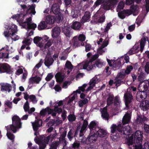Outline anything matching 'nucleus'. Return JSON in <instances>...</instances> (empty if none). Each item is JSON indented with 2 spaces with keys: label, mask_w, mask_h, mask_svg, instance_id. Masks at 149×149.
Segmentation results:
<instances>
[{
  "label": "nucleus",
  "mask_w": 149,
  "mask_h": 149,
  "mask_svg": "<svg viewBox=\"0 0 149 149\" xmlns=\"http://www.w3.org/2000/svg\"><path fill=\"white\" fill-rule=\"evenodd\" d=\"M99 78L100 75H96L91 80L88 84L89 86L86 90H85V89L84 91H85L84 93L86 94H85L83 93H80V96L81 98H84L86 96H87L86 93L88 92H89V93H90L91 92L90 91L95 86V84L97 83L100 81Z\"/></svg>",
  "instance_id": "0eeeda50"
},
{
  "label": "nucleus",
  "mask_w": 149,
  "mask_h": 149,
  "mask_svg": "<svg viewBox=\"0 0 149 149\" xmlns=\"http://www.w3.org/2000/svg\"><path fill=\"white\" fill-rule=\"evenodd\" d=\"M42 121L41 120H39L38 121H35L34 123H32L33 128L34 131H36L38 127L42 125Z\"/></svg>",
  "instance_id": "72a5a7b5"
},
{
  "label": "nucleus",
  "mask_w": 149,
  "mask_h": 149,
  "mask_svg": "<svg viewBox=\"0 0 149 149\" xmlns=\"http://www.w3.org/2000/svg\"><path fill=\"white\" fill-rule=\"evenodd\" d=\"M5 28L6 29L4 32V35L6 37L12 36H13L14 34L17 31V26L13 23L8 24H6Z\"/></svg>",
  "instance_id": "6e6552de"
},
{
  "label": "nucleus",
  "mask_w": 149,
  "mask_h": 149,
  "mask_svg": "<svg viewBox=\"0 0 149 149\" xmlns=\"http://www.w3.org/2000/svg\"><path fill=\"white\" fill-rule=\"evenodd\" d=\"M77 38H78L77 36H75L73 38L71 41V43L72 45L75 47L80 46H84V43L83 42L80 43Z\"/></svg>",
  "instance_id": "bb28decb"
},
{
  "label": "nucleus",
  "mask_w": 149,
  "mask_h": 149,
  "mask_svg": "<svg viewBox=\"0 0 149 149\" xmlns=\"http://www.w3.org/2000/svg\"><path fill=\"white\" fill-rule=\"evenodd\" d=\"M29 99L33 104H36L38 101V100L37 99L36 96L33 95H30Z\"/></svg>",
  "instance_id": "8fccbe9b"
},
{
  "label": "nucleus",
  "mask_w": 149,
  "mask_h": 149,
  "mask_svg": "<svg viewBox=\"0 0 149 149\" xmlns=\"http://www.w3.org/2000/svg\"><path fill=\"white\" fill-rule=\"evenodd\" d=\"M60 5L58 3H55L50 7L49 13L51 14H54L56 16H61L63 18V14L60 8Z\"/></svg>",
  "instance_id": "9b49d317"
},
{
  "label": "nucleus",
  "mask_w": 149,
  "mask_h": 149,
  "mask_svg": "<svg viewBox=\"0 0 149 149\" xmlns=\"http://www.w3.org/2000/svg\"><path fill=\"white\" fill-rule=\"evenodd\" d=\"M90 17V13L88 11L85 12L84 16L82 17L81 22L83 23L89 21V19Z\"/></svg>",
  "instance_id": "4c0bfd02"
},
{
  "label": "nucleus",
  "mask_w": 149,
  "mask_h": 149,
  "mask_svg": "<svg viewBox=\"0 0 149 149\" xmlns=\"http://www.w3.org/2000/svg\"><path fill=\"white\" fill-rule=\"evenodd\" d=\"M98 57L97 54H95L93 55L92 59L88 61L85 62L86 69L88 71H90L93 69L95 68V64L93 63V61L96 59Z\"/></svg>",
  "instance_id": "dca6fc26"
},
{
  "label": "nucleus",
  "mask_w": 149,
  "mask_h": 149,
  "mask_svg": "<svg viewBox=\"0 0 149 149\" xmlns=\"http://www.w3.org/2000/svg\"><path fill=\"white\" fill-rule=\"evenodd\" d=\"M147 37H143L141 40L140 45V48L139 49L138 43L136 44L129 51V53L131 54H133L138 52L140 50L142 52L144 49V47L146 42L148 40Z\"/></svg>",
  "instance_id": "1a4fd4ad"
},
{
  "label": "nucleus",
  "mask_w": 149,
  "mask_h": 149,
  "mask_svg": "<svg viewBox=\"0 0 149 149\" xmlns=\"http://www.w3.org/2000/svg\"><path fill=\"white\" fill-rule=\"evenodd\" d=\"M44 20L48 24H52L55 22L59 23L62 21L63 19L61 16L58 17L52 15H49L44 18Z\"/></svg>",
  "instance_id": "f8f14e48"
},
{
  "label": "nucleus",
  "mask_w": 149,
  "mask_h": 149,
  "mask_svg": "<svg viewBox=\"0 0 149 149\" xmlns=\"http://www.w3.org/2000/svg\"><path fill=\"white\" fill-rule=\"evenodd\" d=\"M114 96L112 94H109L107 99V105H110L112 103L113 100Z\"/></svg>",
  "instance_id": "a18cd8bd"
},
{
  "label": "nucleus",
  "mask_w": 149,
  "mask_h": 149,
  "mask_svg": "<svg viewBox=\"0 0 149 149\" xmlns=\"http://www.w3.org/2000/svg\"><path fill=\"white\" fill-rule=\"evenodd\" d=\"M81 24L80 23L75 22L72 23L71 26V28L75 30H79L81 27Z\"/></svg>",
  "instance_id": "ea45409f"
},
{
  "label": "nucleus",
  "mask_w": 149,
  "mask_h": 149,
  "mask_svg": "<svg viewBox=\"0 0 149 149\" xmlns=\"http://www.w3.org/2000/svg\"><path fill=\"white\" fill-rule=\"evenodd\" d=\"M146 91H139L138 92L136 96L137 100L139 101H140L142 100L145 99L147 97V95H149V94Z\"/></svg>",
  "instance_id": "412c9836"
},
{
  "label": "nucleus",
  "mask_w": 149,
  "mask_h": 149,
  "mask_svg": "<svg viewBox=\"0 0 149 149\" xmlns=\"http://www.w3.org/2000/svg\"><path fill=\"white\" fill-rule=\"evenodd\" d=\"M143 19V17L141 16H139L136 20V22L138 26H139L140 23L142 22Z\"/></svg>",
  "instance_id": "4d7b16f0"
},
{
  "label": "nucleus",
  "mask_w": 149,
  "mask_h": 149,
  "mask_svg": "<svg viewBox=\"0 0 149 149\" xmlns=\"http://www.w3.org/2000/svg\"><path fill=\"white\" fill-rule=\"evenodd\" d=\"M70 29L66 27H65L63 29V32L66 36L69 37L70 35Z\"/></svg>",
  "instance_id": "49530a36"
},
{
  "label": "nucleus",
  "mask_w": 149,
  "mask_h": 149,
  "mask_svg": "<svg viewBox=\"0 0 149 149\" xmlns=\"http://www.w3.org/2000/svg\"><path fill=\"white\" fill-rule=\"evenodd\" d=\"M94 64L95 67H96L98 68H100L105 66V62L102 60L98 59L96 61Z\"/></svg>",
  "instance_id": "7c9ffc66"
},
{
  "label": "nucleus",
  "mask_w": 149,
  "mask_h": 149,
  "mask_svg": "<svg viewBox=\"0 0 149 149\" xmlns=\"http://www.w3.org/2000/svg\"><path fill=\"white\" fill-rule=\"evenodd\" d=\"M12 125L7 126L6 135L8 139L13 140L15 137L13 134L10 132V131L12 130L14 133L18 129L21 127L20 119L17 116H14L12 118Z\"/></svg>",
  "instance_id": "20e7f679"
},
{
  "label": "nucleus",
  "mask_w": 149,
  "mask_h": 149,
  "mask_svg": "<svg viewBox=\"0 0 149 149\" xmlns=\"http://www.w3.org/2000/svg\"><path fill=\"white\" fill-rule=\"evenodd\" d=\"M21 6L22 8L21 11L22 12L25 10L26 12L14 15L12 18L16 20L23 28L26 29L34 30L37 25L31 22V17L32 15H34L36 13L35 5L33 4L28 6L21 5Z\"/></svg>",
  "instance_id": "f257e3e1"
},
{
  "label": "nucleus",
  "mask_w": 149,
  "mask_h": 149,
  "mask_svg": "<svg viewBox=\"0 0 149 149\" xmlns=\"http://www.w3.org/2000/svg\"><path fill=\"white\" fill-rule=\"evenodd\" d=\"M132 69L133 67L131 65L128 66L126 68V70L125 71V74H129Z\"/></svg>",
  "instance_id": "052dcab7"
},
{
  "label": "nucleus",
  "mask_w": 149,
  "mask_h": 149,
  "mask_svg": "<svg viewBox=\"0 0 149 149\" xmlns=\"http://www.w3.org/2000/svg\"><path fill=\"white\" fill-rule=\"evenodd\" d=\"M145 70L147 74L149 73V63L147 62L145 66Z\"/></svg>",
  "instance_id": "774afa93"
},
{
  "label": "nucleus",
  "mask_w": 149,
  "mask_h": 149,
  "mask_svg": "<svg viewBox=\"0 0 149 149\" xmlns=\"http://www.w3.org/2000/svg\"><path fill=\"white\" fill-rule=\"evenodd\" d=\"M1 91L2 92H8L9 93L12 90V87L11 85L7 83H2L0 84Z\"/></svg>",
  "instance_id": "aec40b11"
},
{
  "label": "nucleus",
  "mask_w": 149,
  "mask_h": 149,
  "mask_svg": "<svg viewBox=\"0 0 149 149\" xmlns=\"http://www.w3.org/2000/svg\"><path fill=\"white\" fill-rule=\"evenodd\" d=\"M129 90V89H128L127 92L124 95V100L127 109H128L131 107L133 99V96L130 92L128 91Z\"/></svg>",
  "instance_id": "ddd939ff"
},
{
  "label": "nucleus",
  "mask_w": 149,
  "mask_h": 149,
  "mask_svg": "<svg viewBox=\"0 0 149 149\" xmlns=\"http://www.w3.org/2000/svg\"><path fill=\"white\" fill-rule=\"evenodd\" d=\"M125 75V74L123 72H121L118 74L116 78H117V79H118L122 80L124 78Z\"/></svg>",
  "instance_id": "5fc2aeb1"
},
{
  "label": "nucleus",
  "mask_w": 149,
  "mask_h": 149,
  "mask_svg": "<svg viewBox=\"0 0 149 149\" xmlns=\"http://www.w3.org/2000/svg\"><path fill=\"white\" fill-rule=\"evenodd\" d=\"M68 118L69 121H72L75 120L76 117L74 115L70 114L68 116Z\"/></svg>",
  "instance_id": "680f3d73"
},
{
  "label": "nucleus",
  "mask_w": 149,
  "mask_h": 149,
  "mask_svg": "<svg viewBox=\"0 0 149 149\" xmlns=\"http://www.w3.org/2000/svg\"><path fill=\"white\" fill-rule=\"evenodd\" d=\"M85 65V62H82L78 65L77 68L79 70L86 69Z\"/></svg>",
  "instance_id": "603ef678"
},
{
  "label": "nucleus",
  "mask_w": 149,
  "mask_h": 149,
  "mask_svg": "<svg viewBox=\"0 0 149 149\" xmlns=\"http://www.w3.org/2000/svg\"><path fill=\"white\" fill-rule=\"evenodd\" d=\"M138 79L139 81H141L142 80L144 77V74L142 72V70L140 68H139L138 70Z\"/></svg>",
  "instance_id": "de8ad7c7"
},
{
  "label": "nucleus",
  "mask_w": 149,
  "mask_h": 149,
  "mask_svg": "<svg viewBox=\"0 0 149 149\" xmlns=\"http://www.w3.org/2000/svg\"><path fill=\"white\" fill-rule=\"evenodd\" d=\"M50 136H47L46 137H42V139L44 140V142H42L38 139V138L36 137L34 140L36 143L39 145V149H44L46 147V144L48 143L49 141Z\"/></svg>",
  "instance_id": "2eb2a0df"
},
{
  "label": "nucleus",
  "mask_w": 149,
  "mask_h": 149,
  "mask_svg": "<svg viewBox=\"0 0 149 149\" xmlns=\"http://www.w3.org/2000/svg\"><path fill=\"white\" fill-rule=\"evenodd\" d=\"M32 41V39L31 38L27 37L26 38L22 41V42L26 45H30Z\"/></svg>",
  "instance_id": "09e8293b"
},
{
  "label": "nucleus",
  "mask_w": 149,
  "mask_h": 149,
  "mask_svg": "<svg viewBox=\"0 0 149 149\" xmlns=\"http://www.w3.org/2000/svg\"><path fill=\"white\" fill-rule=\"evenodd\" d=\"M108 44V41L107 40H104L102 44V45L101 46L99 47L97 50V54L100 55L102 54L103 53H104L105 51L106 50V48H104V47H106Z\"/></svg>",
  "instance_id": "4be33fe9"
},
{
  "label": "nucleus",
  "mask_w": 149,
  "mask_h": 149,
  "mask_svg": "<svg viewBox=\"0 0 149 149\" xmlns=\"http://www.w3.org/2000/svg\"><path fill=\"white\" fill-rule=\"evenodd\" d=\"M101 16L99 18L97 19V21L98 23H102L103 22L105 19V17L103 14H101Z\"/></svg>",
  "instance_id": "3c124183"
},
{
  "label": "nucleus",
  "mask_w": 149,
  "mask_h": 149,
  "mask_svg": "<svg viewBox=\"0 0 149 149\" xmlns=\"http://www.w3.org/2000/svg\"><path fill=\"white\" fill-rule=\"evenodd\" d=\"M52 111V109L47 107L45 109H42L40 112V115L43 116H45L47 112L48 114H50Z\"/></svg>",
  "instance_id": "f704fd0d"
},
{
  "label": "nucleus",
  "mask_w": 149,
  "mask_h": 149,
  "mask_svg": "<svg viewBox=\"0 0 149 149\" xmlns=\"http://www.w3.org/2000/svg\"><path fill=\"white\" fill-rule=\"evenodd\" d=\"M88 126L90 130V132L92 133L96 132L99 128L97 122L95 121L91 122Z\"/></svg>",
  "instance_id": "6ab92c4d"
},
{
  "label": "nucleus",
  "mask_w": 149,
  "mask_h": 149,
  "mask_svg": "<svg viewBox=\"0 0 149 149\" xmlns=\"http://www.w3.org/2000/svg\"><path fill=\"white\" fill-rule=\"evenodd\" d=\"M55 77L56 79V81L58 82H61L63 80L64 76L63 74L60 72L57 73L55 75Z\"/></svg>",
  "instance_id": "58836bf2"
},
{
  "label": "nucleus",
  "mask_w": 149,
  "mask_h": 149,
  "mask_svg": "<svg viewBox=\"0 0 149 149\" xmlns=\"http://www.w3.org/2000/svg\"><path fill=\"white\" fill-rule=\"evenodd\" d=\"M47 24L43 18L38 26V29L41 30L45 29L47 27Z\"/></svg>",
  "instance_id": "e433bc0d"
},
{
  "label": "nucleus",
  "mask_w": 149,
  "mask_h": 149,
  "mask_svg": "<svg viewBox=\"0 0 149 149\" xmlns=\"http://www.w3.org/2000/svg\"><path fill=\"white\" fill-rule=\"evenodd\" d=\"M118 1V0H106L104 4L103 8L105 10H109L116 5Z\"/></svg>",
  "instance_id": "4468645a"
},
{
  "label": "nucleus",
  "mask_w": 149,
  "mask_h": 149,
  "mask_svg": "<svg viewBox=\"0 0 149 149\" xmlns=\"http://www.w3.org/2000/svg\"><path fill=\"white\" fill-rule=\"evenodd\" d=\"M95 133L97 136L101 137L105 136L107 134V132L105 130L103 129L99 128L98 129L97 131H96Z\"/></svg>",
  "instance_id": "2f4dec72"
},
{
  "label": "nucleus",
  "mask_w": 149,
  "mask_h": 149,
  "mask_svg": "<svg viewBox=\"0 0 149 149\" xmlns=\"http://www.w3.org/2000/svg\"><path fill=\"white\" fill-rule=\"evenodd\" d=\"M54 60L52 58L47 54L45 59L44 64L47 67H49L53 63Z\"/></svg>",
  "instance_id": "c85d7f7f"
},
{
  "label": "nucleus",
  "mask_w": 149,
  "mask_h": 149,
  "mask_svg": "<svg viewBox=\"0 0 149 149\" xmlns=\"http://www.w3.org/2000/svg\"><path fill=\"white\" fill-rule=\"evenodd\" d=\"M86 86L87 84H84L82 86L79 87L77 90L74 91L69 96L66 98L65 99L63 100V102H64L65 101H67V105H72V103L73 100L77 97V93H80L81 92H84Z\"/></svg>",
  "instance_id": "423d86ee"
},
{
  "label": "nucleus",
  "mask_w": 149,
  "mask_h": 149,
  "mask_svg": "<svg viewBox=\"0 0 149 149\" xmlns=\"http://www.w3.org/2000/svg\"><path fill=\"white\" fill-rule=\"evenodd\" d=\"M10 71V67L8 64H2L1 65L0 67V73H1L5 72L9 73Z\"/></svg>",
  "instance_id": "393cba45"
},
{
  "label": "nucleus",
  "mask_w": 149,
  "mask_h": 149,
  "mask_svg": "<svg viewBox=\"0 0 149 149\" xmlns=\"http://www.w3.org/2000/svg\"><path fill=\"white\" fill-rule=\"evenodd\" d=\"M130 8L134 15H136L138 14L139 12V8L137 5L131 6Z\"/></svg>",
  "instance_id": "c9c22d12"
},
{
  "label": "nucleus",
  "mask_w": 149,
  "mask_h": 149,
  "mask_svg": "<svg viewBox=\"0 0 149 149\" xmlns=\"http://www.w3.org/2000/svg\"><path fill=\"white\" fill-rule=\"evenodd\" d=\"M88 102V100L86 98H85L83 100H80L78 102V105L79 107H81L83 106Z\"/></svg>",
  "instance_id": "c03bdc74"
},
{
  "label": "nucleus",
  "mask_w": 149,
  "mask_h": 149,
  "mask_svg": "<svg viewBox=\"0 0 149 149\" xmlns=\"http://www.w3.org/2000/svg\"><path fill=\"white\" fill-rule=\"evenodd\" d=\"M104 0H97L95 3L94 6L95 7L101 4Z\"/></svg>",
  "instance_id": "0e129e2a"
},
{
  "label": "nucleus",
  "mask_w": 149,
  "mask_h": 149,
  "mask_svg": "<svg viewBox=\"0 0 149 149\" xmlns=\"http://www.w3.org/2000/svg\"><path fill=\"white\" fill-rule=\"evenodd\" d=\"M143 132L142 131L137 130L130 137L128 140L127 144L129 145L133 143H137L135 145V149H149V141L145 143L143 147H142L141 143L143 138Z\"/></svg>",
  "instance_id": "7ed1b4c3"
},
{
  "label": "nucleus",
  "mask_w": 149,
  "mask_h": 149,
  "mask_svg": "<svg viewBox=\"0 0 149 149\" xmlns=\"http://www.w3.org/2000/svg\"><path fill=\"white\" fill-rule=\"evenodd\" d=\"M107 60L109 66H112L113 69L114 68L116 69L118 68L121 64V63L119 60H118L117 61H114L113 60H110L108 58H107Z\"/></svg>",
  "instance_id": "5701e85b"
},
{
  "label": "nucleus",
  "mask_w": 149,
  "mask_h": 149,
  "mask_svg": "<svg viewBox=\"0 0 149 149\" xmlns=\"http://www.w3.org/2000/svg\"><path fill=\"white\" fill-rule=\"evenodd\" d=\"M140 107L141 109L144 111L148 110L149 109V101L145 100L141 102L140 104Z\"/></svg>",
  "instance_id": "cd10ccee"
},
{
  "label": "nucleus",
  "mask_w": 149,
  "mask_h": 149,
  "mask_svg": "<svg viewBox=\"0 0 149 149\" xmlns=\"http://www.w3.org/2000/svg\"><path fill=\"white\" fill-rule=\"evenodd\" d=\"M42 40V38L39 36H36L34 38L33 41L37 46L39 47L41 49L43 50L44 49V45L42 41H40Z\"/></svg>",
  "instance_id": "a878e982"
},
{
  "label": "nucleus",
  "mask_w": 149,
  "mask_h": 149,
  "mask_svg": "<svg viewBox=\"0 0 149 149\" xmlns=\"http://www.w3.org/2000/svg\"><path fill=\"white\" fill-rule=\"evenodd\" d=\"M123 12L125 14V15L128 16L132 14L131 10H123Z\"/></svg>",
  "instance_id": "338daca9"
},
{
  "label": "nucleus",
  "mask_w": 149,
  "mask_h": 149,
  "mask_svg": "<svg viewBox=\"0 0 149 149\" xmlns=\"http://www.w3.org/2000/svg\"><path fill=\"white\" fill-rule=\"evenodd\" d=\"M149 86L148 81L145 80L140 82L138 87V89L139 91H147Z\"/></svg>",
  "instance_id": "f3484780"
},
{
  "label": "nucleus",
  "mask_w": 149,
  "mask_h": 149,
  "mask_svg": "<svg viewBox=\"0 0 149 149\" xmlns=\"http://www.w3.org/2000/svg\"><path fill=\"white\" fill-rule=\"evenodd\" d=\"M102 116V118L106 120H108L109 115L107 112V108L104 107L101 111Z\"/></svg>",
  "instance_id": "a19ab883"
},
{
  "label": "nucleus",
  "mask_w": 149,
  "mask_h": 149,
  "mask_svg": "<svg viewBox=\"0 0 149 149\" xmlns=\"http://www.w3.org/2000/svg\"><path fill=\"white\" fill-rule=\"evenodd\" d=\"M9 47L6 45L0 50V58L4 59H8L9 58V53H12L14 52V50L12 47H11V50H9Z\"/></svg>",
  "instance_id": "9d476101"
},
{
  "label": "nucleus",
  "mask_w": 149,
  "mask_h": 149,
  "mask_svg": "<svg viewBox=\"0 0 149 149\" xmlns=\"http://www.w3.org/2000/svg\"><path fill=\"white\" fill-rule=\"evenodd\" d=\"M42 38V41L44 45V49L48 48L52 45V41L49 39V38L47 36L44 35Z\"/></svg>",
  "instance_id": "a211bd4d"
},
{
  "label": "nucleus",
  "mask_w": 149,
  "mask_h": 149,
  "mask_svg": "<svg viewBox=\"0 0 149 149\" xmlns=\"http://www.w3.org/2000/svg\"><path fill=\"white\" fill-rule=\"evenodd\" d=\"M63 101H60L59 102H56L55 103L54 106V111H56V112L58 113H60L62 112V109L58 108V107L63 104Z\"/></svg>",
  "instance_id": "c756f323"
},
{
  "label": "nucleus",
  "mask_w": 149,
  "mask_h": 149,
  "mask_svg": "<svg viewBox=\"0 0 149 149\" xmlns=\"http://www.w3.org/2000/svg\"><path fill=\"white\" fill-rule=\"evenodd\" d=\"M60 28L58 27H56L54 28L52 30V36L53 38H56L58 37L60 33Z\"/></svg>",
  "instance_id": "473e14b6"
},
{
  "label": "nucleus",
  "mask_w": 149,
  "mask_h": 149,
  "mask_svg": "<svg viewBox=\"0 0 149 149\" xmlns=\"http://www.w3.org/2000/svg\"><path fill=\"white\" fill-rule=\"evenodd\" d=\"M65 70L68 69L67 74H68L70 72V71L73 68V66L71 64V62L69 61H67L65 65Z\"/></svg>",
  "instance_id": "79ce46f5"
},
{
  "label": "nucleus",
  "mask_w": 149,
  "mask_h": 149,
  "mask_svg": "<svg viewBox=\"0 0 149 149\" xmlns=\"http://www.w3.org/2000/svg\"><path fill=\"white\" fill-rule=\"evenodd\" d=\"M124 3L123 2V1H120V2L118 4V5L117 8V11H118L120 10L121 9H122L123 8L124 6Z\"/></svg>",
  "instance_id": "864d4df0"
},
{
  "label": "nucleus",
  "mask_w": 149,
  "mask_h": 149,
  "mask_svg": "<svg viewBox=\"0 0 149 149\" xmlns=\"http://www.w3.org/2000/svg\"><path fill=\"white\" fill-rule=\"evenodd\" d=\"M131 119V114L126 113L123 116L122 119L123 124L118 125L117 126L116 125L113 124L111 127V137L113 141H116L119 138L118 134L115 133L117 130L121 134L128 135L131 131V128L128 125L123 127V125L125 124H128Z\"/></svg>",
  "instance_id": "f03ea898"
},
{
  "label": "nucleus",
  "mask_w": 149,
  "mask_h": 149,
  "mask_svg": "<svg viewBox=\"0 0 149 149\" xmlns=\"http://www.w3.org/2000/svg\"><path fill=\"white\" fill-rule=\"evenodd\" d=\"M24 109L26 112L28 111L29 109V102L27 101L24 105Z\"/></svg>",
  "instance_id": "bf43d9fd"
},
{
  "label": "nucleus",
  "mask_w": 149,
  "mask_h": 149,
  "mask_svg": "<svg viewBox=\"0 0 149 149\" xmlns=\"http://www.w3.org/2000/svg\"><path fill=\"white\" fill-rule=\"evenodd\" d=\"M80 144L77 141H75L72 144V148L74 149L78 148Z\"/></svg>",
  "instance_id": "e2e57ef3"
},
{
  "label": "nucleus",
  "mask_w": 149,
  "mask_h": 149,
  "mask_svg": "<svg viewBox=\"0 0 149 149\" xmlns=\"http://www.w3.org/2000/svg\"><path fill=\"white\" fill-rule=\"evenodd\" d=\"M104 0H97L95 3L94 6L95 7L101 4Z\"/></svg>",
  "instance_id": "69168bd1"
},
{
  "label": "nucleus",
  "mask_w": 149,
  "mask_h": 149,
  "mask_svg": "<svg viewBox=\"0 0 149 149\" xmlns=\"http://www.w3.org/2000/svg\"><path fill=\"white\" fill-rule=\"evenodd\" d=\"M43 62L42 59L40 60L39 62L34 67L33 70V75L35 76L29 79V83L30 84L36 83L38 84L41 80V78L37 77V76L41 75V74L38 71V70L42 65Z\"/></svg>",
  "instance_id": "39448f33"
},
{
  "label": "nucleus",
  "mask_w": 149,
  "mask_h": 149,
  "mask_svg": "<svg viewBox=\"0 0 149 149\" xmlns=\"http://www.w3.org/2000/svg\"><path fill=\"white\" fill-rule=\"evenodd\" d=\"M116 81L114 82V84L117 86H119L122 83H123V81H122L121 80L117 79L116 78L115 79Z\"/></svg>",
  "instance_id": "13d9d810"
},
{
  "label": "nucleus",
  "mask_w": 149,
  "mask_h": 149,
  "mask_svg": "<svg viewBox=\"0 0 149 149\" xmlns=\"http://www.w3.org/2000/svg\"><path fill=\"white\" fill-rule=\"evenodd\" d=\"M86 38L84 34H80L79 36L78 39L80 42H82L85 40Z\"/></svg>",
  "instance_id": "6e6d98bb"
},
{
  "label": "nucleus",
  "mask_w": 149,
  "mask_h": 149,
  "mask_svg": "<svg viewBox=\"0 0 149 149\" xmlns=\"http://www.w3.org/2000/svg\"><path fill=\"white\" fill-rule=\"evenodd\" d=\"M97 136L95 132L92 133L90 132L88 137L87 139V141L88 143H94L96 141L97 139Z\"/></svg>",
  "instance_id": "b1692460"
},
{
  "label": "nucleus",
  "mask_w": 149,
  "mask_h": 149,
  "mask_svg": "<svg viewBox=\"0 0 149 149\" xmlns=\"http://www.w3.org/2000/svg\"><path fill=\"white\" fill-rule=\"evenodd\" d=\"M121 102L120 100L119 97L118 96H116L115 99V101L114 102V108H118L120 107V106Z\"/></svg>",
  "instance_id": "37998d69"
}]
</instances>
